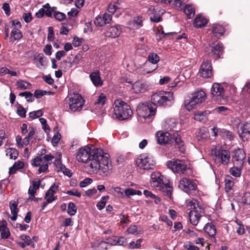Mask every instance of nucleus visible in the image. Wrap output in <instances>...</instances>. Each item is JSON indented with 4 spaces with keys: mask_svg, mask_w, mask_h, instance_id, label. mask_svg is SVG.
Instances as JSON below:
<instances>
[{
    "mask_svg": "<svg viewBox=\"0 0 250 250\" xmlns=\"http://www.w3.org/2000/svg\"><path fill=\"white\" fill-rule=\"evenodd\" d=\"M76 159L80 162L85 163L91 172L96 173L99 171L103 177H108L112 173L109 155L101 148L82 147L77 152Z\"/></svg>",
    "mask_w": 250,
    "mask_h": 250,
    "instance_id": "f257e3e1",
    "label": "nucleus"
},
{
    "mask_svg": "<svg viewBox=\"0 0 250 250\" xmlns=\"http://www.w3.org/2000/svg\"><path fill=\"white\" fill-rule=\"evenodd\" d=\"M114 112L116 118L119 120L128 119L132 115L130 106L121 99H116L114 103Z\"/></svg>",
    "mask_w": 250,
    "mask_h": 250,
    "instance_id": "f03ea898",
    "label": "nucleus"
},
{
    "mask_svg": "<svg viewBox=\"0 0 250 250\" xmlns=\"http://www.w3.org/2000/svg\"><path fill=\"white\" fill-rule=\"evenodd\" d=\"M174 100L173 94L171 92L158 91L154 93L151 97V102L153 105L170 106Z\"/></svg>",
    "mask_w": 250,
    "mask_h": 250,
    "instance_id": "7ed1b4c3",
    "label": "nucleus"
},
{
    "mask_svg": "<svg viewBox=\"0 0 250 250\" xmlns=\"http://www.w3.org/2000/svg\"><path fill=\"white\" fill-rule=\"evenodd\" d=\"M187 207L190 209L189 213V220L193 225L196 226L200 219L201 217L204 214V209L196 200L192 199L189 201Z\"/></svg>",
    "mask_w": 250,
    "mask_h": 250,
    "instance_id": "20e7f679",
    "label": "nucleus"
},
{
    "mask_svg": "<svg viewBox=\"0 0 250 250\" xmlns=\"http://www.w3.org/2000/svg\"><path fill=\"white\" fill-rule=\"evenodd\" d=\"M156 106L152 103L145 102L139 103L136 108L138 116L145 119H152L155 114Z\"/></svg>",
    "mask_w": 250,
    "mask_h": 250,
    "instance_id": "39448f33",
    "label": "nucleus"
},
{
    "mask_svg": "<svg viewBox=\"0 0 250 250\" xmlns=\"http://www.w3.org/2000/svg\"><path fill=\"white\" fill-rule=\"evenodd\" d=\"M211 154L216 164L227 165L229 162L230 158L229 151L222 149L219 146L212 149Z\"/></svg>",
    "mask_w": 250,
    "mask_h": 250,
    "instance_id": "423d86ee",
    "label": "nucleus"
},
{
    "mask_svg": "<svg viewBox=\"0 0 250 250\" xmlns=\"http://www.w3.org/2000/svg\"><path fill=\"white\" fill-rule=\"evenodd\" d=\"M136 164L139 168L144 170L153 169L155 167V161L150 155L144 153L140 155L135 160Z\"/></svg>",
    "mask_w": 250,
    "mask_h": 250,
    "instance_id": "0eeeda50",
    "label": "nucleus"
},
{
    "mask_svg": "<svg viewBox=\"0 0 250 250\" xmlns=\"http://www.w3.org/2000/svg\"><path fill=\"white\" fill-rule=\"evenodd\" d=\"M166 165L168 168L176 174H185L188 169L187 164L185 160L173 159L168 161Z\"/></svg>",
    "mask_w": 250,
    "mask_h": 250,
    "instance_id": "6e6552de",
    "label": "nucleus"
},
{
    "mask_svg": "<svg viewBox=\"0 0 250 250\" xmlns=\"http://www.w3.org/2000/svg\"><path fill=\"white\" fill-rule=\"evenodd\" d=\"M206 98L205 92L202 90H198L192 94L190 100L187 103H185L187 110L190 111L197 108L200 104L205 101Z\"/></svg>",
    "mask_w": 250,
    "mask_h": 250,
    "instance_id": "1a4fd4ad",
    "label": "nucleus"
},
{
    "mask_svg": "<svg viewBox=\"0 0 250 250\" xmlns=\"http://www.w3.org/2000/svg\"><path fill=\"white\" fill-rule=\"evenodd\" d=\"M178 187L189 195L195 194L197 189L196 183L192 180L186 178H183L179 181Z\"/></svg>",
    "mask_w": 250,
    "mask_h": 250,
    "instance_id": "9d476101",
    "label": "nucleus"
},
{
    "mask_svg": "<svg viewBox=\"0 0 250 250\" xmlns=\"http://www.w3.org/2000/svg\"><path fill=\"white\" fill-rule=\"evenodd\" d=\"M84 103V100L81 95L73 94L69 99V108L72 112L81 110Z\"/></svg>",
    "mask_w": 250,
    "mask_h": 250,
    "instance_id": "9b49d317",
    "label": "nucleus"
},
{
    "mask_svg": "<svg viewBox=\"0 0 250 250\" xmlns=\"http://www.w3.org/2000/svg\"><path fill=\"white\" fill-rule=\"evenodd\" d=\"M199 74L201 77L205 78L211 77L212 75V66L210 61L204 60L200 65Z\"/></svg>",
    "mask_w": 250,
    "mask_h": 250,
    "instance_id": "f8f14e48",
    "label": "nucleus"
},
{
    "mask_svg": "<svg viewBox=\"0 0 250 250\" xmlns=\"http://www.w3.org/2000/svg\"><path fill=\"white\" fill-rule=\"evenodd\" d=\"M245 158L246 154L242 149L235 150L232 157L234 165L238 167H243Z\"/></svg>",
    "mask_w": 250,
    "mask_h": 250,
    "instance_id": "ddd939ff",
    "label": "nucleus"
},
{
    "mask_svg": "<svg viewBox=\"0 0 250 250\" xmlns=\"http://www.w3.org/2000/svg\"><path fill=\"white\" fill-rule=\"evenodd\" d=\"M178 124L177 119L174 118H167L162 123V127L167 131H176L177 125Z\"/></svg>",
    "mask_w": 250,
    "mask_h": 250,
    "instance_id": "4468645a",
    "label": "nucleus"
},
{
    "mask_svg": "<svg viewBox=\"0 0 250 250\" xmlns=\"http://www.w3.org/2000/svg\"><path fill=\"white\" fill-rule=\"evenodd\" d=\"M238 133L243 141L247 140L250 137V121L239 125Z\"/></svg>",
    "mask_w": 250,
    "mask_h": 250,
    "instance_id": "2eb2a0df",
    "label": "nucleus"
},
{
    "mask_svg": "<svg viewBox=\"0 0 250 250\" xmlns=\"http://www.w3.org/2000/svg\"><path fill=\"white\" fill-rule=\"evenodd\" d=\"M164 176L159 172H154L151 175V184L153 187L159 188L164 184Z\"/></svg>",
    "mask_w": 250,
    "mask_h": 250,
    "instance_id": "dca6fc26",
    "label": "nucleus"
},
{
    "mask_svg": "<svg viewBox=\"0 0 250 250\" xmlns=\"http://www.w3.org/2000/svg\"><path fill=\"white\" fill-rule=\"evenodd\" d=\"M121 32V26L115 25L107 28L104 33L107 37L115 38L120 35Z\"/></svg>",
    "mask_w": 250,
    "mask_h": 250,
    "instance_id": "f3484780",
    "label": "nucleus"
},
{
    "mask_svg": "<svg viewBox=\"0 0 250 250\" xmlns=\"http://www.w3.org/2000/svg\"><path fill=\"white\" fill-rule=\"evenodd\" d=\"M132 89L135 93H144L149 89V85L146 82L138 81L133 83Z\"/></svg>",
    "mask_w": 250,
    "mask_h": 250,
    "instance_id": "a211bd4d",
    "label": "nucleus"
},
{
    "mask_svg": "<svg viewBox=\"0 0 250 250\" xmlns=\"http://www.w3.org/2000/svg\"><path fill=\"white\" fill-rule=\"evenodd\" d=\"M34 63L39 69L45 67L47 64V59L43 54H35L34 56Z\"/></svg>",
    "mask_w": 250,
    "mask_h": 250,
    "instance_id": "6ab92c4d",
    "label": "nucleus"
},
{
    "mask_svg": "<svg viewBox=\"0 0 250 250\" xmlns=\"http://www.w3.org/2000/svg\"><path fill=\"white\" fill-rule=\"evenodd\" d=\"M211 94L212 97H223L224 88L220 83H214L211 88Z\"/></svg>",
    "mask_w": 250,
    "mask_h": 250,
    "instance_id": "aec40b11",
    "label": "nucleus"
},
{
    "mask_svg": "<svg viewBox=\"0 0 250 250\" xmlns=\"http://www.w3.org/2000/svg\"><path fill=\"white\" fill-rule=\"evenodd\" d=\"M223 53V47L222 43H217L214 46L211 47V52L208 55L213 56L215 59H218L221 58Z\"/></svg>",
    "mask_w": 250,
    "mask_h": 250,
    "instance_id": "412c9836",
    "label": "nucleus"
},
{
    "mask_svg": "<svg viewBox=\"0 0 250 250\" xmlns=\"http://www.w3.org/2000/svg\"><path fill=\"white\" fill-rule=\"evenodd\" d=\"M8 223L5 220L0 221V238L3 239H8L11 235L10 231L7 227Z\"/></svg>",
    "mask_w": 250,
    "mask_h": 250,
    "instance_id": "4be33fe9",
    "label": "nucleus"
},
{
    "mask_svg": "<svg viewBox=\"0 0 250 250\" xmlns=\"http://www.w3.org/2000/svg\"><path fill=\"white\" fill-rule=\"evenodd\" d=\"M169 134L167 131H158L155 134L158 144L160 145L166 144L169 142Z\"/></svg>",
    "mask_w": 250,
    "mask_h": 250,
    "instance_id": "5701e85b",
    "label": "nucleus"
},
{
    "mask_svg": "<svg viewBox=\"0 0 250 250\" xmlns=\"http://www.w3.org/2000/svg\"><path fill=\"white\" fill-rule=\"evenodd\" d=\"M89 77L93 84L95 86H101L103 84V82L101 78L99 71H95L92 72L90 74Z\"/></svg>",
    "mask_w": 250,
    "mask_h": 250,
    "instance_id": "b1692460",
    "label": "nucleus"
},
{
    "mask_svg": "<svg viewBox=\"0 0 250 250\" xmlns=\"http://www.w3.org/2000/svg\"><path fill=\"white\" fill-rule=\"evenodd\" d=\"M208 20L201 15L196 16L194 21V26L196 28H202L206 25Z\"/></svg>",
    "mask_w": 250,
    "mask_h": 250,
    "instance_id": "393cba45",
    "label": "nucleus"
},
{
    "mask_svg": "<svg viewBox=\"0 0 250 250\" xmlns=\"http://www.w3.org/2000/svg\"><path fill=\"white\" fill-rule=\"evenodd\" d=\"M157 68V65L146 62L143 65V68H144V70L141 72V73L144 75L146 74H149L156 70Z\"/></svg>",
    "mask_w": 250,
    "mask_h": 250,
    "instance_id": "a878e982",
    "label": "nucleus"
},
{
    "mask_svg": "<svg viewBox=\"0 0 250 250\" xmlns=\"http://www.w3.org/2000/svg\"><path fill=\"white\" fill-rule=\"evenodd\" d=\"M196 134V137L199 141L206 140L210 136L209 132L206 127H202L198 129Z\"/></svg>",
    "mask_w": 250,
    "mask_h": 250,
    "instance_id": "bb28decb",
    "label": "nucleus"
},
{
    "mask_svg": "<svg viewBox=\"0 0 250 250\" xmlns=\"http://www.w3.org/2000/svg\"><path fill=\"white\" fill-rule=\"evenodd\" d=\"M205 233L210 237H214L216 233V229L215 225L212 223H208L204 227Z\"/></svg>",
    "mask_w": 250,
    "mask_h": 250,
    "instance_id": "cd10ccee",
    "label": "nucleus"
},
{
    "mask_svg": "<svg viewBox=\"0 0 250 250\" xmlns=\"http://www.w3.org/2000/svg\"><path fill=\"white\" fill-rule=\"evenodd\" d=\"M209 112L208 111H197L194 114V119L200 122H205L208 119Z\"/></svg>",
    "mask_w": 250,
    "mask_h": 250,
    "instance_id": "c85d7f7f",
    "label": "nucleus"
},
{
    "mask_svg": "<svg viewBox=\"0 0 250 250\" xmlns=\"http://www.w3.org/2000/svg\"><path fill=\"white\" fill-rule=\"evenodd\" d=\"M225 32L224 27L219 24H214L212 27V33L213 35L219 38L224 34Z\"/></svg>",
    "mask_w": 250,
    "mask_h": 250,
    "instance_id": "c756f323",
    "label": "nucleus"
},
{
    "mask_svg": "<svg viewBox=\"0 0 250 250\" xmlns=\"http://www.w3.org/2000/svg\"><path fill=\"white\" fill-rule=\"evenodd\" d=\"M59 188V184L58 183H54L45 193V198L57 197V196H55L54 194L58 191Z\"/></svg>",
    "mask_w": 250,
    "mask_h": 250,
    "instance_id": "7c9ffc66",
    "label": "nucleus"
},
{
    "mask_svg": "<svg viewBox=\"0 0 250 250\" xmlns=\"http://www.w3.org/2000/svg\"><path fill=\"white\" fill-rule=\"evenodd\" d=\"M158 189L161 191L164 195L170 197L172 192V187L167 184H164L162 187H160Z\"/></svg>",
    "mask_w": 250,
    "mask_h": 250,
    "instance_id": "2f4dec72",
    "label": "nucleus"
},
{
    "mask_svg": "<svg viewBox=\"0 0 250 250\" xmlns=\"http://www.w3.org/2000/svg\"><path fill=\"white\" fill-rule=\"evenodd\" d=\"M156 2H162L166 4H170L178 8H181L183 0H155Z\"/></svg>",
    "mask_w": 250,
    "mask_h": 250,
    "instance_id": "473e14b6",
    "label": "nucleus"
},
{
    "mask_svg": "<svg viewBox=\"0 0 250 250\" xmlns=\"http://www.w3.org/2000/svg\"><path fill=\"white\" fill-rule=\"evenodd\" d=\"M234 184L233 179L230 176H226L225 178V189L227 192H229L232 189Z\"/></svg>",
    "mask_w": 250,
    "mask_h": 250,
    "instance_id": "72a5a7b5",
    "label": "nucleus"
},
{
    "mask_svg": "<svg viewBox=\"0 0 250 250\" xmlns=\"http://www.w3.org/2000/svg\"><path fill=\"white\" fill-rule=\"evenodd\" d=\"M22 37V33L20 28L13 27L10 34V39L13 38L15 41L20 40Z\"/></svg>",
    "mask_w": 250,
    "mask_h": 250,
    "instance_id": "f704fd0d",
    "label": "nucleus"
},
{
    "mask_svg": "<svg viewBox=\"0 0 250 250\" xmlns=\"http://www.w3.org/2000/svg\"><path fill=\"white\" fill-rule=\"evenodd\" d=\"M184 12L187 15V17L189 19L191 18L195 15V9L193 7V5L190 4L185 5L184 9Z\"/></svg>",
    "mask_w": 250,
    "mask_h": 250,
    "instance_id": "c9c22d12",
    "label": "nucleus"
},
{
    "mask_svg": "<svg viewBox=\"0 0 250 250\" xmlns=\"http://www.w3.org/2000/svg\"><path fill=\"white\" fill-rule=\"evenodd\" d=\"M160 57L154 52L150 53L147 57V61L148 62L157 65V63L160 61Z\"/></svg>",
    "mask_w": 250,
    "mask_h": 250,
    "instance_id": "e433bc0d",
    "label": "nucleus"
},
{
    "mask_svg": "<svg viewBox=\"0 0 250 250\" xmlns=\"http://www.w3.org/2000/svg\"><path fill=\"white\" fill-rule=\"evenodd\" d=\"M219 135L224 138L225 139H229V140H232L233 139V135L232 132L223 129H220L219 132Z\"/></svg>",
    "mask_w": 250,
    "mask_h": 250,
    "instance_id": "4c0bfd02",
    "label": "nucleus"
},
{
    "mask_svg": "<svg viewBox=\"0 0 250 250\" xmlns=\"http://www.w3.org/2000/svg\"><path fill=\"white\" fill-rule=\"evenodd\" d=\"M214 111L223 115H227L231 112V109L224 106H220L214 108Z\"/></svg>",
    "mask_w": 250,
    "mask_h": 250,
    "instance_id": "58836bf2",
    "label": "nucleus"
},
{
    "mask_svg": "<svg viewBox=\"0 0 250 250\" xmlns=\"http://www.w3.org/2000/svg\"><path fill=\"white\" fill-rule=\"evenodd\" d=\"M243 167L234 166L229 169V173L235 177H239L241 175L242 168Z\"/></svg>",
    "mask_w": 250,
    "mask_h": 250,
    "instance_id": "ea45409f",
    "label": "nucleus"
},
{
    "mask_svg": "<svg viewBox=\"0 0 250 250\" xmlns=\"http://www.w3.org/2000/svg\"><path fill=\"white\" fill-rule=\"evenodd\" d=\"M6 156L11 159L15 160L19 155V152L17 149L13 148H9L6 150Z\"/></svg>",
    "mask_w": 250,
    "mask_h": 250,
    "instance_id": "a19ab883",
    "label": "nucleus"
},
{
    "mask_svg": "<svg viewBox=\"0 0 250 250\" xmlns=\"http://www.w3.org/2000/svg\"><path fill=\"white\" fill-rule=\"evenodd\" d=\"M17 88L21 90L30 89L31 84L23 80H20L17 82Z\"/></svg>",
    "mask_w": 250,
    "mask_h": 250,
    "instance_id": "79ce46f5",
    "label": "nucleus"
},
{
    "mask_svg": "<svg viewBox=\"0 0 250 250\" xmlns=\"http://www.w3.org/2000/svg\"><path fill=\"white\" fill-rule=\"evenodd\" d=\"M175 33V32H174L165 33L163 30L162 26H160L158 28V33L156 34L157 37H158L157 40L159 41L166 36L172 35Z\"/></svg>",
    "mask_w": 250,
    "mask_h": 250,
    "instance_id": "37998d69",
    "label": "nucleus"
},
{
    "mask_svg": "<svg viewBox=\"0 0 250 250\" xmlns=\"http://www.w3.org/2000/svg\"><path fill=\"white\" fill-rule=\"evenodd\" d=\"M109 198V196L105 195L102 197L101 200L97 204V208L100 210L103 209L106 204L107 200Z\"/></svg>",
    "mask_w": 250,
    "mask_h": 250,
    "instance_id": "c03bdc74",
    "label": "nucleus"
},
{
    "mask_svg": "<svg viewBox=\"0 0 250 250\" xmlns=\"http://www.w3.org/2000/svg\"><path fill=\"white\" fill-rule=\"evenodd\" d=\"M149 50V47L147 45L141 44L137 49V52L138 54L142 56H144L146 54Z\"/></svg>",
    "mask_w": 250,
    "mask_h": 250,
    "instance_id": "a18cd8bd",
    "label": "nucleus"
},
{
    "mask_svg": "<svg viewBox=\"0 0 250 250\" xmlns=\"http://www.w3.org/2000/svg\"><path fill=\"white\" fill-rule=\"evenodd\" d=\"M77 212V208L75 204L70 202L68 205L67 213L72 216L75 214Z\"/></svg>",
    "mask_w": 250,
    "mask_h": 250,
    "instance_id": "49530a36",
    "label": "nucleus"
},
{
    "mask_svg": "<svg viewBox=\"0 0 250 250\" xmlns=\"http://www.w3.org/2000/svg\"><path fill=\"white\" fill-rule=\"evenodd\" d=\"M106 97L104 93H101L97 100L95 101V104L103 106L105 103Z\"/></svg>",
    "mask_w": 250,
    "mask_h": 250,
    "instance_id": "de8ad7c7",
    "label": "nucleus"
},
{
    "mask_svg": "<svg viewBox=\"0 0 250 250\" xmlns=\"http://www.w3.org/2000/svg\"><path fill=\"white\" fill-rule=\"evenodd\" d=\"M43 115V112L41 109L30 112L29 114V118L32 119H35Z\"/></svg>",
    "mask_w": 250,
    "mask_h": 250,
    "instance_id": "09e8293b",
    "label": "nucleus"
},
{
    "mask_svg": "<svg viewBox=\"0 0 250 250\" xmlns=\"http://www.w3.org/2000/svg\"><path fill=\"white\" fill-rule=\"evenodd\" d=\"M144 194L146 197H149L151 199H154L156 204H158L160 202V199L157 198L154 194L149 190H145L144 191Z\"/></svg>",
    "mask_w": 250,
    "mask_h": 250,
    "instance_id": "8fccbe9b",
    "label": "nucleus"
},
{
    "mask_svg": "<svg viewBox=\"0 0 250 250\" xmlns=\"http://www.w3.org/2000/svg\"><path fill=\"white\" fill-rule=\"evenodd\" d=\"M26 110L21 104H19L17 106V114L22 118L26 116Z\"/></svg>",
    "mask_w": 250,
    "mask_h": 250,
    "instance_id": "3c124183",
    "label": "nucleus"
},
{
    "mask_svg": "<svg viewBox=\"0 0 250 250\" xmlns=\"http://www.w3.org/2000/svg\"><path fill=\"white\" fill-rule=\"evenodd\" d=\"M119 5L120 4L118 3L114 4L110 3L108 6L107 13L111 14V15L113 14L119 8Z\"/></svg>",
    "mask_w": 250,
    "mask_h": 250,
    "instance_id": "603ef678",
    "label": "nucleus"
},
{
    "mask_svg": "<svg viewBox=\"0 0 250 250\" xmlns=\"http://www.w3.org/2000/svg\"><path fill=\"white\" fill-rule=\"evenodd\" d=\"M61 157L62 155L61 153H59L58 156L56 158L54 162V164L56 166L57 168H59L61 170H62L64 167V166H63L61 162Z\"/></svg>",
    "mask_w": 250,
    "mask_h": 250,
    "instance_id": "864d4df0",
    "label": "nucleus"
},
{
    "mask_svg": "<svg viewBox=\"0 0 250 250\" xmlns=\"http://www.w3.org/2000/svg\"><path fill=\"white\" fill-rule=\"evenodd\" d=\"M94 23L96 25L102 26L105 24L104 18L102 15L98 16L94 20Z\"/></svg>",
    "mask_w": 250,
    "mask_h": 250,
    "instance_id": "5fc2aeb1",
    "label": "nucleus"
},
{
    "mask_svg": "<svg viewBox=\"0 0 250 250\" xmlns=\"http://www.w3.org/2000/svg\"><path fill=\"white\" fill-rule=\"evenodd\" d=\"M53 17L56 20L60 21H62L66 18L65 14L61 12H54Z\"/></svg>",
    "mask_w": 250,
    "mask_h": 250,
    "instance_id": "6e6d98bb",
    "label": "nucleus"
},
{
    "mask_svg": "<svg viewBox=\"0 0 250 250\" xmlns=\"http://www.w3.org/2000/svg\"><path fill=\"white\" fill-rule=\"evenodd\" d=\"M142 241V239L140 238L136 240V242L132 241L129 244V247L130 249L139 248L141 246V243Z\"/></svg>",
    "mask_w": 250,
    "mask_h": 250,
    "instance_id": "4d7b16f0",
    "label": "nucleus"
},
{
    "mask_svg": "<svg viewBox=\"0 0 250 250\" xmlns=\"http://www.w3.org/2000/svg\"><path fill=\"white\" fill-rule=\"evenodd\" d=\"M133 23V27L135 28H139L142 26V20L141 18L137 17L135 18L134 20L132 21Z\"/></svg>",
    "mask_w": 250,
    "mask_h": 250,
    "instance_id": "13d9d810",
    "label": "nucleus"
},
{
    "mask_svg": "<svg viewBox=\"0 0 250 250\" xmlns=\"http://www.w3.org/2000/svg\"><path fill=\"white\" fill-rule=\"evenodd\" d=\"M84 40L83 38H79L77 36H75L72 41V44L75 47H78L83 42Z\"/></svg>",
    "mask_w": 250,
    "mask_h": 250,
    "instance_id": "bf43d9fd",
    "label": "nucleus"
},
{
    "mask_svg": "<svg viewBox=\"0 0 250 250\" xmlns=\"http://www.w3.org/2000/svg\"><path fill=\"white\" fill-rule=\"evenodd\" d=\"M46 201L44 202L42 204V210H43L47 206L48 204L52 203L53 201H55L57 199V197H47Z\"/></svg>",
    "mask_w": 250,
    "mask_h": 250,
    "instance_id": "052dcab7",
    "label": "nucleus"
},
{
    "mask_svg": "<svg viewBox=\"0 0 250 250\" xmlns=\"http://www.w3.org/2000/svg\"><path fill=\"white\" fill-rule=\"evenodd\" d=\"M61 139V134L59 133H56L53 136L52 139V144L53 146H56L59 142Z\"/></svg>",
    "mask_w": 250,
    "mask_h": 250,
    "instance_id": "680f3d73",
    "label": "nucleus"
},
{
    "mask_svg": "<svg viewBox=\"0 0 250 250\" xmlns=\"http://www.w3.org/2000/svg\"><path fill=\"white\" fill-rule=\"evenodd\" d=\"M51 163L48 162L45 164H42V165H40V167L38 169V173L40 174L42 172H46L48 168V165L50 164Z\"/></svg>",
    "mask_w": 250,
    "mask_h": 250,
    "instance_id": "e2e57ef3",
    "label": "nucleus"
},
{
    "mask_svg": "<svg viewBox=\"0 0 250 250\" xmlns=\"http://www.w3.org/2000/svg\"><path fill=\"white\" fill-rule=\"evenodd\" d=\"M46 94H47V91L42 90H36L34 93V96L37 99H39Z\"/></svg>",
    "mask_w": 250,
    "mask_h": 250,
    "instance_id": "0e129e2a",
    "label": "nucleus"
},
{
    "mask_svg": "<svg viewBox=\"0 0 250 250\" xmlns=\"http://www.w3.org/2000/svg\"><path fill=\"white\" fill-rule=\"evenodd\" d=\"M47 39L50 41H53L54 39V33L53 27L50 26L48 28Z\"/></svg>",
    "mask_w": 250,
    "mask_h": 250,
    "instance_id": "69168bd1",
    "label": "nucleus"
},
{
    "mask_svg": "<svg viewBox=\"0 0 250 250\" xmlns=\"http://www.w3.org/2000/svg\"><path fill=\"white\" fill-rule=\"evenodd\" d=\"M243 202L245 204L250 205V192H246L242 198Z\"/></svg>",
    "mask_w": 250,
    "mask_h": 250,
    "instance_id": "338daca9",
    "label": "nucleus"
},
{
    "mask_svg": "<svg viewBox=\"0 0 250 250\" xmlns=\"http://www.w3.org/2000/svg\"><path fill=\"white\" fill-rule=\"evenodd\" d=\"M184 247L188 250H199L197 246L194 245L192 243L188 242L184 244Z\"/></svg>",
    "mask_w": 250,
    "mask_h": 250,
    "instance_id": "774afa93",
    "label": "nucleus"
}]
</instances>
